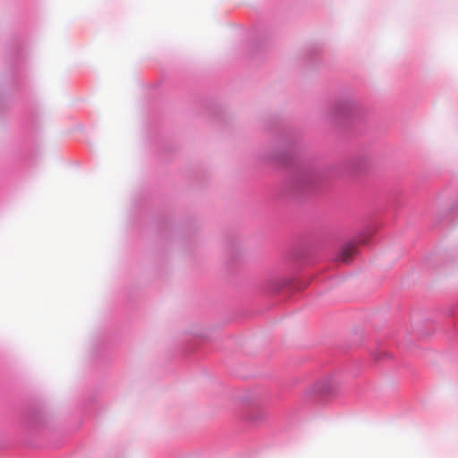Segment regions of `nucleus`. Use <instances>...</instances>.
Wrapping results in <instances>:
<instances>
[{
  "label": "nucleus",
  "instance_id": "nucleus-1",
  "mask_svg": "<svg viewBox=\"0 0 458 458\" xmlns=\"http://www.w3.org/2000/svg\"><path fill=\"white\" fill-rule=\"evenodd\" d=\"M357 247L354 243H348L342 247L336 256V260L343 263H348L355 255Z\"/></svg>",
  "mask_w": 458,
  "mask_h": 458
},
{
  "label": "nucleus",
  "instance_id": "nucleus-2",
  "mask_svg": "<svg viewBox=\"0 0 458 458\" xmlns=\"http://www.w3.org/2000/svg\"><path fill=\"white\" fill-rule=\"evenodd\" d=\"M314 391L318 394H324L329 392V387L325 382H319L315 386Z\"/></svg>",
  "mask_w": 458,
  "mask_h": 458
}]
</instances>
